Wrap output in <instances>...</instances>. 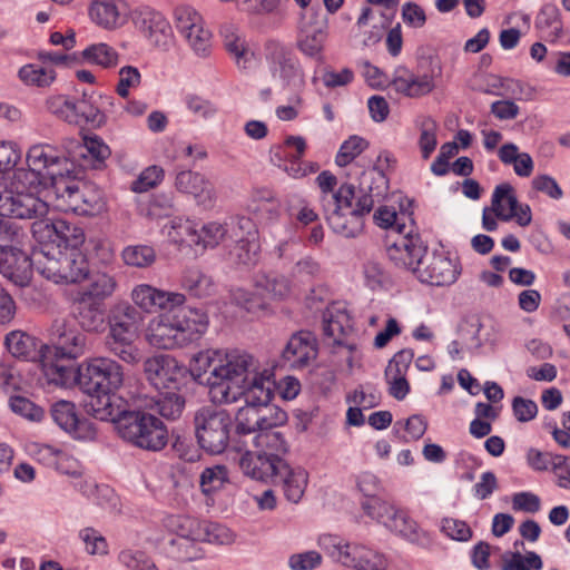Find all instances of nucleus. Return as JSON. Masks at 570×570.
Wrapping results in <instances>:
<instances>
[{
	"label": "nucleus",
	"mask_w": 570,
	"mask_h": 570,
	"mask_svg": "<svg viewBox=\"0 0 570 570\" xmlns=\"http://www.w3.org/2000/svg\"><path fill=\"white\" fill-rule=\"evenodd\" d=\"M175 186L179 191L193 195L196 202L205 207L212 206L215 200L213 184L199 173L179 171L175 179Z\"/></svg>",
	"instance_id": "30"
},
{
	"label": "nucleus",
	"mask_w": 570,
	"mask_h": 570,
	"mask_svg": "<svg viewBox=\"0 0 570 570\" xmlns=\"http://www.w3.org/2000/svg\"><path fill=\"white\" fill-rule=\"evenodd\" d=\"M428 247L424 245L419 234H413V228L410 226L404 233H399L397 239L387 244L386 255L395 267L419 272L420 266L423 264Z\"/></svg>",
	"instance_id": "16"
},
{
	"label": "nucleus",
	"mask_w": 570,
	"mask_h": 570,
	"mask_svg": "<svg viewBox=\"0 0 570 570\" xmlns=\"http://www.w3.org/2000/svg\"><path fill=\"white\" fill-rule=\"evenodd\" d=\"M228 252V257L238 265H252L256 262L259 252L258 239H240Z\"/></svg>",
	"instance_id": "61"
},
{
	"label": "nucleus",
	"mask_w": 570,
	"mask_h": 570,
	"mask_svg": "<svg viewBox=\"0 0 570 570\" xmlns=\"http://www.w3.org/2000/svg\"><path fill=\"white\" fill-rule=\"evenodd\" d=\"M482 322L479 316H470L465 318L459 327V335L462 341V346L470 351H476L482 346L480 332Z\"/></svg>",
	"instance_id": "58"
},
{
	"label": "nucleus",
	"mask_w": 570,
	"mask_h": 570,
	"mask_svg": "<svg viewBox=\"0 0 570 570\" xmlns=\"http://www.w3.org/2000/svg\"><path fill=\"white\" fill-rule=\"evenodd\" d=\"M321 189L320 202L324 218L333 233L356 238L363 233L365 217L387 190L389 180L383 170L374 167L364 171L357 188L350 183L335 189L337 179L328 170L316 177Z\"/></svg>",
	"instance_id": "1"
},
{
	"label": "nucleus",
	"mask_w": 570,
	"mask_h": 570,
	"mask_svg": "<svg viewBox=\"0 0 570 570\" xmlns=\"http://www.w3.org/2000/svg\"><path fill=\"white\" fill-rule=\"evenodd\" d=\"M491 210L498 219L502 222L515 219L522 227L530 225L532 220L530 206L519 203L514 188L509 183L500 184L494 188Z\"/></svg>",
	"instance_id": "21"
},
{
	"label": "nucleus",
	"mask_w": 570,
	"mask_h": 570,
	"mask_svg": "<svg viewBox=\"0 0 570 570\" xmlns=\"http://www.w3.org/2000/svg\"><path fill=\"white\" fill-rule=\"evenodd\" d=\"M177 32L198 57H208L212 51V32L205 28L202 16L191 7L181 4L174 10Z\"/></svg>",
	"instance_id": "12"
},
{
	"label": "nucleus",
	"mask_w": 570,
	"mask_h": 570,
	"mask_svg": "<svg viewBox=\"0 0 570 570\" xmlns=\"http://www.w3.org/2000/svg\"><path fill=\"white\" fill-rule=\"evenodd\" d=\"M81 61L90 65H97L102 68H112L117 66L118 52L105 42L94 43L85 48L81 53Z\"/></svg>",
	"instance_id": "46"
},
{
	"label": "nucleus",
	"mask_w": 570,
	"mask_h": 570,
	"mask_svg": "<svg viewBox=\"0 0 570 570\" xmlns=\"http://www.w3.org/2000/svg\"><path fill=\"white\" fill-rule=\"evenodd\" d=\"M282 481L285 498L293 503H297L307 485V472L303 469L291 470L287 465V471L278 474L277 482Z\"/></svg>",
	"instance_id": "44"
},
{
	"label": "nucleus",
	"mask_w": 570,
	"mask_h": 570,
	"mask_svg": "<svg viewBox=\"0 0 570 570\" xmlns=\"http://www.w3.org/2000/svg\"><path fill=\"white\" fill-rule=\"evenodd\" d=\"M88 285L78 293V297L98 303L105 301L114 295L118 287L115 275L107 272H95L88 275Z\"/></svg>",
	"instance_id": "34"
},
{
	"label": "nucleus",
	"mask_w": 570,
	"mask_h": 570,
	"mask_svg": "<svg viewBox=\"0 0 570 570\" xmlns=\"http://www.w3.org/2000/svg\"><path fill=\"white\" fill-rule=\"evenodd\" d=\"M33 238L41 248L57 253L58 249H72L80 247L85 242V233L81 227L61 218L46 215L31 224Z\"/></svg>",
	"instance_id": "10"
},
{
	"label": "nucleus",
	"mask_w": 570,
	"mask_h": 570,
	"mask_svg": "<svg viewBox=\"0 0 570 570\" xmlns=\"http://www.w3.org/2000/svg\"><path fill=\"white\" fill-rule=\"evenodd\" d=\"M48 214V204L32 191L23 193L8 188L0 191V217L36 222Z\"/></svg>",
	"instance_id": "14"
},
{
	"label": "nucleus",
	"mask_w": 570,
	"mask_h": 570,
	"mask_svg": "<svg viewBox=\"0 0 570 570\" xmlns=\"http://www.w3.org/2000/svg\"><path fill=\"white\" fill-rule=\"evenodd\" d=\"M208 325L207 315L198 308L184 305L170 312L161 313L151 321L147 340L150 345L173 350L183 347L200 337Z\"/></svg>",
	"instance_id": "4"
},
{
	"label": "nucleus",
	"mask_w": 570,
	"mask_h": 570,
	"mask_svg": "<svg viewBox=\"0 0 570 570\" xmlns=\"http://www.w3.org/2000/svg\"><path fill=\"white\" fill-rule=\"evenodd\" d=\"M144 372L150 384L160 389L176 385L186 368L175 357L161 354L148 357L144 362Z\"/></svg>",
	"instance_id": "25"
},
{
	"label": "nucleus",
	"mask_w": 570,
	"mask_h": 570,
	"mask_svg": "<svg viewBox=\"0 0 570 570\" xmlns=\"http://www.w3.org/2000/svg\"><path fill=\"white\" fill-rule=\"evenodd\" d=\"M134 22L154 47L164 51L169 49L173 43V30L160 11L141 6L134 12Z\"/></svg>",
	"instance_id": "17"
},
{
	"label": "nucleus",
	"mask_w": 570,
	"mask_h": 570,
	"mask_svg": "<svg viewBox=\"0 0 570 570\" xmlns=\"http://www.w3.org/2000/svg\"><path fill=\"white\" fill-rule=\"evenodd\" d=\"M33 265L35 261L19 246L0 244V274L12 284L29 285Z\"/></svg>",
	"instance_id": "22"
},
{
	"label": "nucleus",
	"mask_w": 570,
	"mask_h": 570,
	"mask_svg": "<svg viewBox=\"0 0 570 570\" xmlns=\"http://www.w3.org/2000/svg\"><path fill=\"white\" fill-rule=\"evenodd\" d=\"M543 561L535 551H527L522 554L519 551H508L502 557L501 570H541Z\"/></svg>",
	"instance_id": "51"
},
{
	"label": "nucleus",
	"mask_w": 570,
	"mask_h": 570,
	"mask_svg": "<svg viewBox=\"0 0 570 570\" xmlns=\"http://www.w3.org/2000/svg\"><path fill=\"white\" fill-rule=\"evenodd\" d=\"M164 527L181 539L198 541L205 538L202 530V521L197 518L184 514H170L164 519Z\"/></svg>",
	"instance_id": "36"
},
{
	"label": "nucleus",
	"mask_w": 570,
	"mask_h": 570,
	"mask_svg": "<svg viewBox=\"0 0 570 570\" xmlns=\"http://www.w3.org/2000/svg\"><path fill=\"white\" fill-rule=\"evenodd\" d=\"M254 445L258 451L264 453H276L282 458V454L287 452V443L284 435L274 430H262L253 439Z\"/></svg>",
	"instance_id": "57"
},
{
	"label": "nucleus",
	"mask_w": 570,
	"mask_h": 570,
	"mask_svg": "<svg viewBox=\"0 0 570 570\" xmlns=\"http://www.w3.org/2000/svg\"><path fill=\"white\" fill-rule=\"evenodd\" d=\"M248 210L259 219L272 223L281 215V203L271 190H256L247 205Z\"/></svg>",
	"instance_id": "37"
},
{
	"label": "nucleus",
	"mask_w": 570,
	"mask_h": 570,
	"mask_svg": "<svg viewBox=\"0 0 570 570\" xmlns=\"http://www.w3.org/2000/svg\"><path fill=\"white\" fill-rule=\"evenodd\" d=\"M220 36L223 38L224 47L232 55L238 67L246 68V62L250 56L249 50L245 45V40L239 32V29L234 23L227 22L220 27Z\"/></svg>",
	"instance_id": "39"
},
{
	"label": "nucleus",
	"mask_w": 570,
	"mask_h": 570,
	"mask_svg": "<svg viewBox=\"0 0 570 570\" xmlns=\"http://www.w3.org/2000/svg\"><path fill=\"white\" fill-rule=\"evenodd\" d=\"M18 76L23 83L37 87H48L56 78L52 69L38 67L33 63L21 67Z\"/></svg>",
	"instance_id": "60"
},
{
	"label": "nucleus",
	"mask_w": 570,
	"mask_h": 570,
	"mask_svg": "<svg viewBox=\"0 0 570 570\" xmlns=\"http://www.w3.org/2000/svg\"><path fill=\"white\" fill-rule=\"evenodd\" d=\"M194 425L197 443L209 454L223 453L232 441L234 419L226 410L203 406L194 415Z\"/></svg>",
	"instance_id": "8"
},
{
	"label": "nucleus",
	"mask_w": 570,
	"mask_h": 570,
	"mask_svg": "<svg viewBox=\"0 0 570 570\" xmlns=\"http://www.w3.org/2000/svg\"><path fill=\"white\" fill-rule=\"evenodd\" d=\"M320 547L334 561L355 570H385L387 559L376 550L362 544L343 543V541L332 534L321 535Z\"/></svg>",
	"instance_id": "9"
},
{
	"label": "nucleus",
	"mask_w": 570,
	"mask_h": 570,
	"mask_svg": "<svg viewBox=\"0 0 570 570\" xmlns=\"http://www.w3.org/2000/svg\"><path fill=\"white\" fill-rule=\"evenodd\" d=\"M104 421L115 424L119 436L131 445L149 452L166 448L169 432L166 424L147 410H131L127 402Z\"/></svg>",
	"instance_id": "5"
},
{
	"label": "nucleus",
	"mask_w": 570,
	"mask_h": 570,
	"mask_svg": "<svg viewBox=\"0 0 570 570\" xmlns=\"http://www.w3.org/2000/svg\"><path fill=\"white\" fill-rule=\"evenodd\" d=\"M461 274V267L456 258H450L443 253H434L423 268H419L417 277L422 283L434 286H448L453 284Z\"/></svg>",
	"instance_id": "26"
},
{
	"label": "nucleus",
	"mask_w": 570,
	"mask_h": 570,
	"mask_svg": "<svg viewBox=\"0 0 570 570\" xmlns=\"http://www.w3.org/2000/svg\"><path fill=\"white\" fill-rule=\"evenodd\" d=\"M73 114L76 121L73 125H91L94 127H100L106 122L105 110L92 100V96H88L83 92L82 98L73 100Z\"/></svg>",
	"instance_id": "41"
},
{
	"label": "nucleus",
	"mask_w": 570,
	"mask_h": 570,
	"mask_svg": "<svg viewBox=\"0 0 570 570\" xmlns=\"http://www.w3.org/2000/svg\"><path fill=\"white\" fill-rule=\"evenodd\" d=\"M35 266L43 277L56 284L79 283L87 279L89 275L87 256L79 250V247L58 249L57 253L40 248L35 253Z\"/></svg>",
	"instance_id": "7"
},
{
	"label": "nucleus",
	"mask_w": 570,
	"mask_h": 570,
	"mask_svg": "<svg viewBox=\"0 0 570 570\" xmlns=\"http://www.w3.org/2000/svg\"><path fill=\"white\" fill-rule=\"evenodd\" d=\"M407 218L411 222L412 213L407 212V209H402L399 215L394 209L389 208L387 206H381L376 209L373 215L374 223L382 228H391L393 232L404 233L409 227L405 223H401V219Z\"/></svg>",
	"instance_id": "55"
},
{
	"label": "nucleus",
	"mask_w": 570,
	"mask_h": 570,
	"mask_svg": "<svg viewBox=\"0 0 570 570\" xmlns=\"http://www.w3.org/2000/svg\"><path fill=\"white\" fill-rule=\"evenodd\" d=\"M50 414L53 422L75 439L83 440L95 435L91 424L78 416L76 405L70 401L55 402L51 405Z\"/></svg>",
	"instance_id": "27"
},
{
	"label": "nucleus",
	"mask_w": 570,
	"mask_h": 570,
	"mask_svg": "<svg viewBox=\"0 0 570 570\" xmlns=\"http://www.w3.org/2000/svg\"><path fill=\"white\" fill-rule=\"evenodd\" d=\"M144 324L142 312L129 303L115 305L108 315V334L105 337L106 348L126 363L138 361V348L135 341Z\"/></svg>",
	"instance_id": "6"
},
{
	"label": "nucleus",
	"mask_w": 570,
	"mask_h": 570,
	"mask_svg": "<svg viewBox=\"0 0 570 570\" xmlns=\"http://www.w3.org/2000/svg\"><path fill=\"white\" fill-rule=\"evenodd\" d=\"M441 75V66L432 67L429 72L416 75L405 66H397L390 86L406 98H421L430 95L436 87L435 78Z\"/></svg>",
	"instance_id": "19"
},
{
	"label": "nucleus",
	"mask_w": 570,
	"mask_h": 570,
	"mask_svg": "<svg viewBox=\"0 0 570 570\" xmlns=\"http://www.w3.org/2000/svg\"><path fill=\"white\" fill-rule=\"evenodd\" d=\"M51 345H41V363L48 381L56 385H67L76 377L75 368L65 361H71L83 355L87 337L78 328L72 327L65 318L52 322L50 330Z\"/></svg>",
	"instance_id": "3"
},
{
	"label": "nucleus",
	"mask_w": 570,
	"mask_h": 570,
	"mask_svg": "<svg viewBox=\"0 0 570 570\" xmlns=\"http://www.w3.org/2000/svg\"><path fill=\"white\" fill-rule=\"evenodd\" d=\"M27 164L43 174L50 185L65 174H71L70 166H72L61 151L49 144L31 146L27 153Z\"/></svg>",
	"instance_id": "18"
},
{
	"label": "nucleus",
	"mask_w": 570,
	"mask_h": 570,
	"mask_svg": "<svg viewBox=\"0 0 570 570\" xmlns=\"http://www.w3.org/2000/svg\"><path fill=\"white\" fill-rule=\"evenodd\" d=\"M220 361L219 350H206L197 353L189 363V372L198 383H206L209 386L210 399L214 403L230 404L235 402L230 389L224 383L218 384L214 377L215 367Z\"/></svg>",
	"instance_id": "13"
},
{
	"label": "nucleus",
	"mask_w": 570,
	"mask_h": 570,
	"mask_svg": "<svg viewBox=\"0 0 570 570\" xmlns=\"http://www.w3.org/2000/svg\"><path fill=\"white\" fill-rule=\"evenodd\" d=\"M255 286L263 298H283L289 293L291 288L288 279L277 274L258 275L255 281Z\"/></svg>",
	"instance_id": "48"
},
{
	"label": "nucleus",
	"mask_w": 570,
	"mask_h": 570,
	"mask_svg": "<svg viewBox=\"0 0 570 570\" xmlns=\"http://www.w3.org/2000/svg\"><path fill=\"white\" fill-rule=\"evenodd\" d=\"M105 303L78 297L73 304V317L82 332L102 334L107 330L108 321Z\"/></svg>",
	"instance_id": "28"
},
{
	"label": "nucleus",
	"mask_w": 570,
	"mask_h": 570,
	"mask_svg": "<svg viewBox=\"0 0 570 570\" xmlns=\"http://www.w3.org/2000/svg\"><path fill=\"white\" fill-rule=\"evenodd\" d=\"M286 147H294L295 151L291 156L283 170L292 178L298 179L308 175L307 167L301 161L306 150V141L301 136H288L285 139Z\"/></svg>",
	"instance_id": "50"
},
{
	"label": "nucleus",
	"mask_w": 570,
	"mask_h": 570,
	"mask_svg": "<svg viewBox=\"0 0 570 570\" xmlns=\"http://www.w3.org/2000/svg\"><path fill=\"white\" fill-rule=\"evenodd\" d=\"M4 344L14 357L23 360L41 358V348L38 351L35 338L23 332L13 331L9 333L6 336Z\"/></svg>",
	"instance_id": "42"
},
{
	"label": "nucleus",
	"mask_w": 570,
	"mask_h": 570,
	"mask_svg": "<svg viewBox=\"0 0 570 570\" xmlns=\"http://www.w3.org/2000/svg\"><path fill=\"white\" fill-rule=\"evenodd\" d=\"M48 184H50V181L43 176V174L28 166L27 168H16L10 183L6 188L23 193H35L40 186L46 187Z\"/></svg>",
	"instance_id": "43"
},
{
	"label": "nucleus",
	"mask_w": 570,
	"mask_h": 570,
	"mask_svg": "<svg viewBox=\"0 0 570 570\" xmlns=\"http://www.w3.org/2000/svg\"><path fill=\"white\" fill-rule=\"evenodd\" d=\"M420 128V137L417 145L422 159L428 160L438 146V122L431 117H422L417 121Z\"/></svg>",
	"instance_id": "53"
},
{
	"label": "nucleus",
	"mask_w": 570,
	"mask_h": 570,
	"mask_svg": "<svg viewBox=\"0 0 570 570\" xmlns=\"http://www.w3.org/2000/svg\"><path fill=\"white\" fill-rule=\"evenodd\" d=\"M317 341L309 331L294 333L281 354V364L293 370L307 367L317 357Z\"/></svg>",
	"instance_id": "24"
},
{
	"label": "nucleus",
	"mask_w": 570,
	"mask_h": 570,
	"mask_svg": "<svg viewBox=\"0 0 570 570\" xmlns=\"http://www.w3.org/2000/svg\"><path fill=\"white\" fill-rule=\"evenodd\" d=\"M368 147V141L360 136H351L340 147L335 164L345 167Z\"/></svg>",
	"instance_id": "63"
},
{
	"label": "nucleus",
	"mask_w": 570,
	"mask_h": 570,
	"mask_svg": "<svg viewBox=\"0 0 570 570\" xmlns=\"http://www.w3.org/2000/svg\"><path fill=\"white\" fill-rule=\"evenodd\" d=\"M353 330L350 315L345 311L327 308L323 313V333L333 340L334 345L354 348V343L348 341Z\"/></svg>",
	"instance_id": "32"
},
{
	"label": "nucleus",
	"mask_w": 570,
	"mask_h": 570,
	"mask_svg": "<svg viewBox=\"0 0 570 570\" xmlns=\"http://www.w3.org/2000/svg\"><path fill=\"white\" fill-rule=\"evenodd\" d=\"M218 367H215L214 377L218 384L224 383L230 389L235 402L242 396L249 375L257 373V362L249 353L240 350L220 351Z\"/></svg>",
	"instance_id": "11"
},
{
	"label": "nucleus",
	"mask_w": 570,
	"mask_h": 570,
	"mask_svg": "<svg viewBox=\"0 0 570 570\" xmlns=\"http://www.w3.org/2000/svg\"><path fill=\"white\" fill-rule=\"evenodd\" d=\"M242 395L245 397V403L258 407L271 404L273 392L269 387V382L258 377L257 373H255V375L247 381Z\"/></svg>",
	"instance_id": "52"
},
{
	"label": "nucleus",
	"mask_w": 570,
	"mask_h": 570,
	"mask_svg": "<svg viewBox=\"0 0 570 570\" xmlns=\"http://www.w3.org/2000/svg\"><path fill=\"white\" fill-rule=\"evenodd\" d=\"M9 407L14 414L31 422H40L45 417V410L41 406L21 395L11 396Z\"/></svg>",
	"instance_id": "64"
},
{
	"label": "nucleus",
	"mask_w": 570,
	"mask_h": 570,
	"mask_svg": "<svg viewBox=\"0 0 570 570\" xmlns=\"http://www.w3.org/2000/svg\"><path fill=\"white\" fill-rule=\"evenodd\" d=\"M242 471L252 479L276 483L278 474L287 471V463L276 453L246 451L239 460Z\"/></svg>",
	"instance_id": "23"
},
{
	"label": "nucleus",
	"mask_w": 570,
	"mask_h": 570,
	"mask_svg": "<svg viewBox=\"0 0 570 570\" xmlns=\"http://www.w3.org/2000/svg\"><path fill=\"white\" fill-rule=\"evenodd\" d=\"M386 529L411 543H421L425 537L424 531L416 521L400 508L390 518Z\"/></svg>",
	"instance_id": "38"
},
{
	"label": "nucleus",
	"mask_w": 570,
	"mask_h": 570,
	"mask_svg": "<svg viewBox=\"0 0 570 570\" xmlns=\"http://www.w3.org/2000/svg\"><path fill=\"white\" fill-rule=\"evenodd\" d=\"M156 250L148 245H129L121 252V258L127 266L148 268L156 262Z\"/></svg>",
	"instance_id": "54"
},
{
	"label": "nucleus",
	"mask_w": 570,
	"mask_h": 570,
	"mask_svg": "<svg viewBox=\"0 0 570 570\" xmlns=\"http://www.w3.org/2000/svg\"><path fill=\"white\" fill-rule=\"evenodd\" d=\"M265 59L273 78H278L284 87L303 85V71L291 49L282 42L271 39L265 43Z\"/></svg>",
	"instance_id": "15"
},
{
	"label": "nucleus",
	"mask_w": 570,
	"mask_h": 570,
	"mask_svg": "<svg viewBox=\"0 0 570 570\" xmlns=\"http://www.w3.org/2000/svg\"><path fill=\"white\" fill-rule=\"evenodd\" d=\"M299 37L297 48L307 57L321 58L323 45L326 39L325 31L317 27L308 29L305 26H299Z\"/></svg>",
	"instance_id": "49"
},
{
	"label": "nucleus",
	"mask_w": 570,
	"mask_h": 570,
	"mask_svg": "<svg viewBox=\"0 0 570 570\" xmlns=\"http://www.w3.org/2000/svg\"><path fill=\"white\" fill-rule=\"evenodd\" d=\"M228 481V472L225 465L205 468L200 474L199 484L204 494H210L220 490Z\"/></svg>",
	"instance_id": "62"
},
{
	"label": "nucleus",
	"mask_w": 570,
	"mask_h": 570,
	"mask_svg": "<svg viewBox=\"0 0 570 570\" xmlns=\"http://www.w3.org/2000/svg\"><path fill=\"white\" fill-rule=\"evenodd\" d=\"M185 397L176 392H158L146 400L145 410L166 420H177L185 409Z\"/></svg>",
	"instance_id": "33"
},
{
	"label": "nucleus",
	"mask_w": 570,
	"mask_h": 570,
	"mask_svg": "<svg viewBox=\"0 0 570 570\" xmlns=\"http://www.w3.org/2000/svg\"><path fill=\"white\" fill-rule=\"evenodd\" d=\"M77 382L83 393L89 395L87 412L104 421L126 402L116 392L124 384V368L112 358L92 357L85 361L77 371Z\"/></svg>",
	"instance_id": "2"
},
{
	"label": "nucleus",
	"mask_w": 570,
	"mask_h": 570,
	"mask_svg": "<svg viewBox=\"0 0 570 570\" xmlns=\"http://www.w3.org/2000/svg\"><path fill=\"white\" fill-rule=\"evenodd\" d=\"M534 26L540 31L541 37L548 41L554 42L563 36L561 13L553 3L542 6L535 17Z\"/></svg>",
	"instance_id": "35"
},
{
	"label": "nucleus",
	"mask_w": 570,
	"mask_h": 570,
	"mask_svg": "<svg viewBox=\"0 0 570 570\" xmlns=\"http://www.w3.org/2000/svg\"><path fill=\"white\" fill-rule=\"evenodd\" d=\"M170 242L178 245L194 246L199 245L198 229L190 220L173 219L169 225L164 227Z\"/></svg>",
	"instance_id": "47"
},
{
	"label": "nucleus",
	"mask_w": 570,
	"mask_h": 570,
	"mask_svg": "<svg viewBox=\"0 0 570 570\" xmlns=\"http://www.w3.org/2000/svg\"><path fill=\"white\" fill-rule=\"evenodd\" d=\"M180 285L195 297L209 296L214 291L212 277L197 266L188 267L183 272Z\"/></svg>",
	"instance_id": "40"
},
{
	"label": "nucleus",
	"mask_w": 570,
	"mask_h": 570,
	"mask_svg": "<svg viewBox=\"0 0 570 570\" xmlns=\"http://www.w3.org/2000/svg\"><path fill=\"white\" fill-rule=\"evenodd\" d=\"M89 14L99 27L110 30L126 22L127 6L124 0H95Z\"/></svg>",
	"instance_id": "31"
},
{
	"label": "nucleus",
	"mask_w": 570,
	"mask_h": 570,
	"mask_svg": "<svg viewBox=\"0 0 570 570\" xmlns=\"http://www.w3.org/2000/svg\"><path fill=\"white\" fill-rule=\"evenodd\" d=\"M262 421L264 417H262L261 406L245 403L234 420L235 432L238 435L259 433L263 430Z\"/></svg>",
	"instance_id": "45"
},
{
	"label": "nucleus",
	"mask_w": 570,
	"mask_h": 570,
	"mask_svg": "<svg viewBox=\"0 0 570 570\" xmlns=\"http://www.w3.org/2000/svg\"><path fill=\"white\" fill-rule=\"evenodd\" d=\"M70 174L58 178L52 186L55 193V206L66 213L80 215L81 200L85 197V184L69 179Z\"/></svg>",
	"instance_id": "29"
},
{
	"label": "nucleus",
	"mask_w": 570,
	"mask_h": 570,
	"mask_svg": "<svg viewBox=\"0 0 570 570\" xmlns=\"http://www.w3.org/2000/svg\"><path fill=\"white\" fill-rule=\"evenodd\" d=\"M134 306L146 313H167L185 304L186 296L183 293L169 292L157 288L150 284H138L130 293Z\"/></svg>",
	"instance_id": "20"
},
{
	"label": "nucleus",
	"mask_w": 570,
	"mask_h": 570,
	"mask_svg": "<svg viewBox=\"0 0 570 570\" xmlns=\"http://www.w3.org/2000/svg\"><path fill=\"white\" fill-rule=\"evenodd\" d=\"M227 239L238 242L243 239H258L256 225L249 217L236 216L226 223Z\"/></svg>",
	"instance_id": "59"
},
{
	"label": "nucleus",
	"mask_w": 570,
	"mask_h": 570,
	"mask_svg": "<svg viewBox=\"0 0 570 570\" xmlns=\"http://www.w3.org/2000/svg\"><path fill=\"white\" fill-rule=\"evenodd\" d=\"M361 508L367 517L385 528L387 527L390 518H392L399 509L393 503L385 501L380 497L365 499L361 502Z\"/></svg>",
	"instance_id": "56"
}]
</instances>
